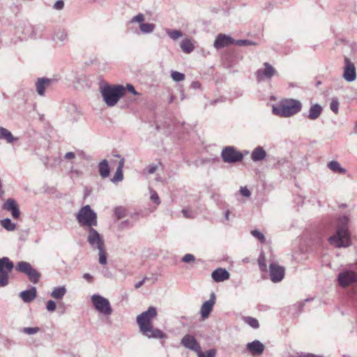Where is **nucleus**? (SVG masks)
Returning a JSON list of instances; mask_svg holds the SVG:
<instances>
[{
	"mask_svg": "<svg viewBox=\"0 0 357 357\" xmlns=\"http://www.w3.org/2000/svg\"><path fill=\"white\" fill-rule=\"evenodd\" d=\"M266 156V153L261 146H257L252 151L251 158L254 162L261 161Z\"/></svg>",
	"mask_w": 357,
	"mask_h": 357,
	"instance_id": "b1692460",
	"label": "nucleus"
},
{
	"mask_svg": "<svg viewBox=\"0 0 357 357\" xmlns=\"http://www.w3.org/2000/svg\"><path fill=\"white\" fill-rule=\"evenodd\" d=\"M99 172L102 178H107L109 175V167L108 162L106 160H103L99 163L98 165Z\"/></svg>",
	"mask_w": 357,
	"mask_h": 357,
	"instance_id": "a878e982",
	"label": "nucleus"
},
{
	"mask_svg": "<svg viewBox=\"0 0 357 357\" xmlns=\"http://www.w3.org/2000/svg\"><path fill=\"white\" fill-rule=\"evenodd\" d=\"M56 307V303L54 301L50 300L46 303V308L49 312L54 311Z\"/></svg>",
	"mask_w": 357,
	"mask_h": 357,
	"instance_id": "49530a36",
	"label": "nucleus"
},
{
	"mask_svg": "<svg viewBox=\"0 0 357 357\" xmlns=\"http://www.w3.org/2000/svg\"><path fill=\"white\" fill-rule=\"evenodd\" d=\"M171 77L175 82H181L185 79V75L177 71H172L171 73Z\"/></svg>",
	"mask_w": 357,
	"mask_h": 357,
	"instance_id": "58836bf2",
	"label": "nucleus"
},
{
	"mask_svg": "<svg viewBox=\"0 0 357 357\" xmlns=\"http://www.w3.org/2000/svg\"><path fill=\"white\" fill-rule=\"evenodd\" d=\"M337 280L341 287H346L357 282V273L352 271L341 272L337 276Z\"/></svg>",
	"mask_w": 357,
	"mask_h": 357,
	"instance_id": "9d476101",
	"label": "nucleus"
},
{
	"mask_svg": "<svg viewBox=\"0 0 357 357\" xmlns=\"http://www.w3.org/2000/svg\"><path fill=\"white\" fill-rule=\"evenodd\" d=\"M0 139L5 140L8 144H12L18 140L8 129L0 127Z\"/></svg>",
	"mask_w": 357,
	"mask_h": 357,
	"instance_id": "4be33fe9",
	"label": "nucleus"
},
{
	"mask_svg": "<svg viewBox=\"0 0 357 357\" xmlns=\"http://www.w3.org/2000/svg\"><path fill=\"white\" fill-rule=\"evenodd\" d=\"M79 224L82 227L93 228L98 225L97 214L89 205L82 207L76 215Z\"/></svg>",
	"mask_w": 357,
	"mask_h": 357,
	"instance_id": "423d86ee",
	"label": "nucleus"
},
{
	"mask_svg": "<svg viewBox=\"0 0 357 357\" xmlns=\"http://www.w3.org/2000/svg\"><path fill=\"white\" fill-rule=\"evenodd\" d=\"M147 280H148L147 277L144 278L141 281H139V282L135 284V288L136 289L140 288L144 284L145 281Z\"/></svg>",
	"mask_w": 357,
	"mask_h": 357,
	"instance_id": "4d7b16f0",
	"label": "nucleus"
},
{
	"mask_svg": "<svg viewBox=\"0 0 357 357\" xmlns=\"http://www.w3.org/2000/svg\"><path fill=\"white\" fill-rule=\"evenodd\" d=\"M64 7V2L62 0L56 1L54 4L53 8L56 10H62Z\"/></svg>",
	"mask_w": 357,
	"mask_h": 357,
	"instance_id": "8fccbe9b",
	"label": "nucleus"
},
{
	"mask_svg": "<svg viewBox=\"0 0 357 357\" xmlns=\"http://www.w3.org/2000/svg\"><path fill=\"white\" fill-rule=\"evenodd\" d=\"M157 316V310L154 307H149L148 310L137 317V323L139 328V331L148 338L164 339L167 335L161 330L154 328L152 324V320Z\"/></svg>",
	"mask_w": 357,
	"mask_h": 357,
	"instance_id": "f257e3e1",
	"label": "nucleus"
},
{
	"mask_svg": "<svg viewBox=\"0 0 357 357\" xmlns=\"http://www.w3.org/2000/svg\"><path fill=\"white\" fill-rule=\"evenodd\" d=\"M245 321L253 328H258L259 327V322L255 318L247 317L245 318Z\"/></svg>",
	"mask_w": 357,
	"mask_h": 357,
	"instance_id": "c9c22d12",
	"label": "nucleus"
},
{
	"mask_svg": "<svg viewBox=\"0 0 357 357\" xmlns=\"http://www.w3.org/2000/svg\"><path fill=\"white\" fill-rule=\"evenodd\" d=\"M52 82V79L48 78H38L35 84L37 93L40 96H44L45 89L50 86Z\"/></svg>",
	"mask_w": 357,
	"mask_h": 357,
	"instance_id": "6ab92c4d",
	"label": "nucleus"
},
{
	"mask_svg": "<svg viewBox=\"0 0 357 357\" xmlns=\"http://www.w3.org/2000/svg\"><path fill=\"white\" fill-rule=\"evenodd\" d=\"M125 88H126V91L128 90L129 92H130L133 95H138L139 94L135 91L134 86L132 84H128Z\"/></svg>",
	"mask_w": 357,
	"mask_h": 357,
	"instance_id": "864d4df0",
	"label": "nucleus"
},
{
	"mask_svg": "<svg viewBox=\"0 0 357 357\" xmlns=\"http://www.w3.org/2000/svg\"><path fill=\"white\" fill-rule=\"evenodd\" d=\"M217 102H218V100H213L211 102V104L213 105V104L216 103Z\"/></svg>",
	"mask_w": 357,
	"mask_h": 357,
	"instance_id": "69168bd1",
	"label": "nucleus"
},
{
	"mask_svg": "<svg viewBox=\"0 0 357 357\" xmlns=\"http://www.w3.org/2000/svg\"><path fill=\"white\" fill-rule=\"evenodd\" d=\"M302 109L301 102L296 99H285L278 106L273 107V113L280 117H289L298 113Z\"/></svg>",
	"mask_w": 357,
	"mask_h": 357,
	"instance_id": "20e7f679",
	"label": "nucleus"
},
{
	"mask_svg": "<svg viewBox=\"0 0 357 357\" xmlns=\"http://www.w3.org/2000/svg\"><path fill=\"white\" fill-rule=\"evenodd\" d=\"M201 87V84L199 82H192L191 84V88L194 89H198Z\"/></svg>",
	"mask_w": 357,
	"mask_h": 357,
	"instance_id": "bf43d9fd",
	"label": "nucleus"
},
{
	"mask_svg": "<svg viewBox=\"0 0 357 357\" xmlns=\"http://www.w3.org/2000/svg\"><path fill=\"white\" fill-rule=\"evenodd\" d=\"M229 211H226V213H225V218H226L227 220H229Z\"/></svg>",
	"mask_w": 357,
	"mask_h": 357,
	"instance_id": "680f3d73",
	"label": "nucleus"
},
{
	"mask_svg": "<svg viewBox=\"0 0 357 357\" xmlns=\"http://www.w3.org/2000/svg\"><path fill=\"white\" fill-rule=\"evenodd\" d=\"M8 273L5 270H0V287H4L8 284Z\"/></svg>",
	"mask_w": 357,
	"mask_h": 357,
	"instance_id": "2f4dec72",
	"label": "nucleus"
},
{
	"mask_svg": "<svg viewBox=\"0 0 357 357\" xmlns=\"http://www.w3.org/2000/svg\"><path fill=\"white\" fill-rule=\"evenodd\" d=\"M349 219L343 215L338 218L335 234L328 238L329 243L336 248H347L351 245V236L348 225Z\"/></svg>",
	"mask_w": 357,
	"mask_h": 357,
	"instance_id": "f03ea898",
	"label": "nucleus"
},
{
	"mask_svg": "<svg viewBox=\"0 0 357 357\" xmlns=\"http://www.w3.org/2000/svg\"><path fill=\"white\" fill-rule=\"evenodd\" d=\"M40 331L39 327H24L21 331L27 335H34Z\"/></svg>",
	"mask_w": 357,
	"mask_h": 357,
	"instance_id": "e433bc0d",
	"label": "nucleus"
},
{
	"mask_svg": "<svg viewBox=\"0 0 357 357\" xmlns=\"http://www.w3.org/2000/svg\"><path fill=\"white\" fill-rule=\"evenodd\" d=\"M13 267V263L8 257H3L0 259V270H5L8 271V273L12 271Z\"/></svg>",
	"mask_w": 357,
	"mask_h": 357,
	"instance_id": "bb28decb",
	"label": "nucleus"
},
{
	"mask_svg": "<svg viewBox=\"0 0 357 357\" xmlns=\"http://www.w3.org/2000/svg\"><path fill=\"white\" fill-rule=\"evenodd\" d=\"M56 38L61 41H63L67 38V33L65 31H60L56 33Z\"/></svg>",
	"mask_w": 357,
	"mask_h": 357,
	"instance_id": "603ef678",
	"label": "nucleus"
},
{
	"mask_svg": "<svg viewBox=\"0 0 357 357\" xmlns=\"http://www.w3.org/2000/svg\"><path fill=\"white\" fill-rule=\"evenodd\" d=\"M181 48L183 52L190 54L194 50L195 45L192 40L186 38L181 42Z\"/></svg>",
	"mask_w": 357,
	"mask_h": 357,
	"instance_id": "393cba45",
	"label": "nucleus"
},
{
	"mask_svg": "<svg viewBox=\"0 0 357 357\" xmlns=\"http://www.w3.org/2000/svg\"><path fill=\"white\" fill-rule=\"evenodd\" d=\"M354 132H355V133H356V134H357V123H356V125H355Z\"/></svg>",
	"mask_w": 357,
	"mask_h": 357,
	"instance_id": "0e129e2a",
	"label": "nucleus"
},
{
	"mask_svg": "<svg viewBox=\"0 0 357 357\" xmlns=\"http://www.w3.org/2000/svg\"><path fill=\"white\" fill-rule=\"evenodd\" d=\"M195 259V256L192 254H186L183 257L181 261L185 263H190Z\"/></svg>",
	"mask_w": 357,
	"mask_h": 357,
	"instance_id": "a18cd8bd",
	"label": "nucleus"
},
{
	"mask_svg": "<svg viewBox=\"0 0 357 357\" xmlns=\"http://www.w3.org/2000/svg\"><path fill=\"white\" fill-rule=\"evenodd\" d=\"M181 212L183 216L186 218H192L194 217L192 211L189 208H183Z\"/></svg>",
	"mask_w": 357,
	"mask_h": 357,
	"instance_id": "de8ad7c7",
	"label": "nucleus"
},
{
	"mask_svg": "<svg viewBox=\"0 0 357 357\" xmlns=\"http://www.w3.org/2000/svg\"><path fill=\"white\" fill-rule=\"evenodd\" d=\"M251 234H252V235L254 237L257 238L261 242L264 243L265 241V236H264V235L261 232H260L259 231H258V230H252L251 231Z\"/></svg>",
	"mask_w": 357,
	"mask_h": 357,
	"instance_id": "a19ab883",
	"label": "nucleus"
},
{
	"mask_svg": "<svg viewBox=\"0 0 357 357\" xmlns=\"http://www.w3.org/2000/svg\"><path fill=\"white\" fill-rule=\"evenodd\" d=\"M322 111L323 108L320 105L317 103L313 104L309 109V114L307 117L310 120H316L320 116Z\"/></svg>",
	"mask_w": 357,
	"mask_h": 357,
	"instance_id": "5701e85b",
	"label": "nucleus"
},
{
	"mask_svg": "<svg viewBox=\"0 0 357 357\" xmlns=\"http://www.w3.org/2000/svg\"><path fill=\"white\" fill-rule=\"evenodd\" d=\"M66 289L65 287H57L54 288L51 293V296L55 299H61L66 294Z\"/></svg>",
	"mask_w": 357,
	"mask_h": 357,
	"instance_id": "cd10ccee",
	"label": "nucleus"
},
{
	"mask_svg": "<svg viewBox=\"0 0 357 357\" xmlns=\"http://www.w3.org/2000/svg\"><path fill=\"white\" fill-rule=\"evenodd\" d=\"M229 273L225 268H218L213 271L211 277L216 282H223L229 278Z\"/></svg>",
	"mask_w": 357,
	"mask_h": 357,
	"instance_id": "aec40b11",
	"label": "nucleus"
},
{
	"mask_svg": "<svg viewBox=\"0 0 357 357\" xmlns=\"http://www.w3.org/2000/svg\"><path fill=\"white\" fill-rule=\"evenodd\" d=\"M258 264L261 271H266V258L264 252H261L258 258Z\"/></svg>",
	"mask_w": 357,
	"mask_h": 357,
	"instance_id": "f704fd0d",
	"label": "nucleus"
},
{
	"mask_svg": "<svg viewBox=\"0 0 357 357\" xmlns=\"http://www.w3.org/2000/svg\"><path fill=\"white\" fill-rule=\"evenodd\" d=\"M114 214L117 219H121L125 216V209L123 207H116L114 210Z\"/></svg>",
	"mask_w": 357,
	"mask_h": 357,
	"instance_id": "37998d69",
	"label": "nucleus"
},
{
	"mask_svg": "<svg viewBox=\"0 0 357 357\" xmlns=\"http://www.w3.org/2000/svg\"><path fill=\"white\" fill-rule=\"evenodd\" d=\"M145 170L149 174H153L156 171V166L149 165L146 168Z\"/></svg>",
	"mask_w": 357,
	"mask_h": 357,
	"instance_id": "5fc2aeb1",
	"label": "nucleus"
},
{
	"mask_svg": "<svg viewBox=\"0 0 357 357\" xmlns=\"http://www.w3.org/2000/svg\"><path fill=\"white\" fill-rule=\"evenodd\" d=\"M123 165H124V159H123V158H122V159L119 161V165H118V167H117V169H121V170H122L123 167Z\"/></svg>",
	"mask_w": 357,
	"mask_h": 357,
	"instance_id": "052dcab7",
	"label": "nucleus"
},
{
	"mask_svg": "<svg viewBox=\"0 0 357 357\" xmlns=\"http://www.w3.org/2000/svg\"><path fill=\"white\" fill-rule=\"evenodd\" d=\"M247 350L252 356H260L264 351V345L259 340H254L246 345Z\"/></svg>",
	"mask_w": 357,
	"mask_h": 357,
	"instance_id": "f3484780",
	"label": "nucleus"
},
{
	"mask_svg": "<svg viewBox=\"0 0 357 357\" xmlns=\"http://www.w3.org/2000/svg\"><path fill=\"white\" fill-rule=\"evenodd\" d=\"M240 192L243 197H249L250 196V190L245 187H241Z\"/></svg>",
	"mask_w": 357,
	"mask_h": 357,
	"instance_id": "3c124183",
	"label": "nucleus"
},
{
	"mask_svg": "<svg viewBox=\"0 0 357 357\" xmlns=\"http://www.w3.org/2000/svg\"><path fill=\"white\" fill-rule=\"evenodd\" d=\"M0 224L2 227L8 231H13L16 229V224L12 222L11 220L8 218L1 220Z\"/></svg>",
	"mask_w": 357,
	"mask_h": 357,
	"instance_id": "c756f323",
	"label": "nucleus"
},
{
	"mask_svg": "<svg viewBox=\"0 0 357 357\" xmlns=\"http://www.w3.org/2000/svg\"><path fill=\"white\" fill-rule=\"evenodd\" d=\"M173 101H174V96H171L170 99H169V103L172 102Z\"/></svg>",
	"mask_w": 357,
	"mask_h": 357,
	"instance_id": "e2e57ef3",
	"label": "nucleus"
},
{
	"mask_svg": "<svg viewBox=\"0 0 357 357\" xmlns=\"http://www.w3.org/2000/svg\"><path fill=\"white\" fill-rule=\"evenodd\" d=\"M234 42L235 40L229 36L220 33L218 34L216 37V39L214 42V47L216 49H220L233 45Z\"/></svg>",
	"mask_w": 357,
	"mask_h": 357,
	"instance_id": "dca6fc26",
	"label": "nucleus"
},
{
	"mask_svg": "<svg viewBox=\"0 0 357 357\" xmlns=\"http://www.w3.org/2000/svg\"><path fill=\"white\" fill-rule=\"evenodd\" d=\"M270 278L273 282H280L284 276V267L277 264L271 263L270 264Z\"/></svg>",
	"mask_w": 357,
	"mask_h": 357,
	"instance_id": "ddd939ff",
	"label": "nucleus"
},
{
	"mask_svg": "<svg viewBox=\"0 0 357 357\" xmlns=\"http://www.w3.org/2000/svg\"><path fill=\"white\" fill-rule=\"evenodd\" d=\"M181 344L186 349L193 351L196 353L199 351L201 349L200 345L195 339V337L191 335L187 334L183 336L181 340Z\"/></svg>",
	"mask_w": 357,
	"mask_h": 357,
	"instance_id": "4468645a",
	"label": "nucleus"
},
{
	"mask_svg": "<svg viewBox=\"0 0 357 357\" xmlns=\"http://www.w3.org/2000/svg\"><path fill=\"white\" fill-rule=\"evenodd\" d=\"M327 166L333 172L340 174H344L346 172V169L342 167L337 161L332 160L328 163Z\"/></svg>",
	"mask_w": 357,
	"mask_h": 357,
	"instance_id": "c85d7f7f",
	"label": "nucleus"
},
{
	"mask_svg": "<svg viewBox=\"0 0 357 357\" xmlns=\"http://www.w3.org/2000/svg\"><path fill=\"white\" fill-rule=\"evenodd\" d=\"M123 180V171L120 169H117L112 178L113 182H119Z\"/></svg>",
	"mask_w": 357,
	"mask_h": 357,
	"instance_id": "c03bdc74",
	"label": "nucleus"
},
{
	"mask_svg": "<svg viewBox=\"0 0 357 357\" xmlns=\"http://www.w3.org/2000/svg\"><path fill=\"white\" fill-rule=\"evenodd\" d=\"M91 302L94 308L103 315H110L112 313L109 300L99 294H94L91 296Z\"/></svg>",
	"mask_w": 357,
	"mask_h": 357,
	"instance_id": "0eeeda50",
	"label": "nucleus"
},
{
	"mask_svg": "<svg viewBox=\"0 0 357 357\" xmlns=\"http://www.w3.org/2000/svg\"><path fill=\"white\" fill-rule=\"evenodd\" d=\"M339 105L340 103L337 98H333L330 104V109L336 114L339 112Z\"/></svg>",
	"mask_w": 357,
	"mask_h": 357,
	"instance_id": "72a5a7b5",
	"label": "nucleus"
},
{
	"mask_svg": "<svg viewBox=\"0 0 357 357\" xmlns=\"http://www.w3.org/2000/svg\"><path fill=\"white\" fill-rule=\"evenodd\" d=\"M75 158V154L73 152H68L65 154L64 158L66 160H72Z\"/></svg>",
	"mask_w": 357,
	"mask_h": 357,
	"instance_id": "6e6d98bb",
	"label": "nucleus"
},
{
	"mask_svg": "<svg viewBox=\"0 0 357 357\" xmlns=\"http://www.w3.org/2000/svg\"><path fill=\"white\" fill-rule=\"evenodd\" d=\"M264 68L258 69L256 72L258 81H262L265 79H271L277 73L276 70L268 62L264 63Z\"/></svg>",
	"mask_w": 357,
	"mask_h": 357,
	"instance_id": "9b49d317",
	"label": "nucleus"
},
{
	"mask_svg": "<svg viewBox=\"0 0 357 357\" xmlns=\"http://www.w3.org/2000/svg\"><path fill=\"white\" fill-rule=\"evenodd\" d=\"M342 77L346 81L349 82L354 81L356 78V71L355 66L347 57H345L344 59V66Z\"/></svg>",
	"mask_w": 357,
	"mask_h": 357,
	"instance_id": "f8f14e48",
	"label": "nucleus"
},
{
	"mask_svg": "<svg viewBox=\"0 0 357 357\" xmlns=\"http://www.w3.org/2000/svg\"><path fill=\"white\" fill-rule=\"evenodd\" d=\"M214 304L215 294L214 293H212L211 295V298L208 301L204 302L201 307L200 314L203 318H207L209 316L211 312L213 310Z\"/></svg>",
	"mask_w": 357,
	"mask_h": 357,
	"instance_id": "a211bd4d",
	"label": "nucleus"
},
{
	"mask_svg": "<svg viewBox=\"0 0 357 357\" xmlns=\"http://www.w3.org/2000/svg\"><path fill=\"white\" fill-rule=\"evenodd\" d=\"M83 278L89 282H92L93 281V276L89 273H84L83 275Z\"/></svg>",
	"mask_w": 357,
	"mask_h": 357,
	"instance_id": "13d9d810",
	"label": "nucleus"
},
{
	"mask_svg": "<svg viewBox=\"0 0 357 357\" xmlns=\"http://www.w3.org/2000/svg\"><path fill=\"white\" fill-rule=\"evenodd\" d=\"M238 46H246V45H253L255 43L248 40H235L234 43Z\"/></svg>",
	"mask_w": 357,
	"mask_h": 357,
	"instance_id": "79ce46f5",
	"label": "nucleus"
},
{
	"mask_svg": "<svg viewBox=\"0 0 357 357\" xmlns=\"http://www.w3.org/2000/svg\"><path fill=\"white\" fill-rule=\"evenodd\" d=\"M16 270L26 274L32 283L36 284L39 281L40 274L29 262L20 261L16 266Z\"/></svg>",
	"mask_w": 357,
	"mask_h": 357,
	"instance_id": "6e6552de",
	"label": "nucleus"
},
{
	"mask_svg": "<svg viewBox=\"0 0 357 357\" xmlns=\"http://www.w3.org/2000/svg\"><path fill=\"white\" fill-rule=\"evenodd\" d=\"M198 357H215L216 350L214 349H210L206 352H202L201 349L197 353Z\"/></svg>",
	"mask_w": 357,
	"mask_h": 357,
	"instance_id": "4c0bfd02",
	"label": "nucleus"
},
{
	"mask_svg": "<svg viewBox=\"0 0 357 357\" xmlns=\"http://www.w3.org/2000/svg\"><path fill=\"white\" fill-rule=\"evenodd\" d=\"M167 36L172 40H176L183 36V33L179 30L167 29Z\"/></svg>",
	"mask_w": 357,
	"mask_h": 357,
	"instance_id": "473e14b6",
	"label": "nucleus"
},
{
	"mask_svg": "<svg viewBox=\"0 0 357 357\" xmlns=\"http://www.w3.org/2000/svg\"><path fill=\"white\" fill-rule=\"evenodd\" d=\"M151 199L155 204H159L160 203L159 196L157 192L153 191L151 195Z\"/></svg>",
	"mask_w": 357,
	"mask_h": 357,
	"instance_id": "09e8293b",
	"label": "nucleus"
},
{
	"mask_svg": "<svg viewBox=\"0 0 357 357\" xmlns=\"http://www.w3.org/2000/svg\"><path fill=\"white\" fill-rule=\"evenodd\" d=\"M145 17L142 13H138L137 15L134 16L130 21V23H144Z\"/></svg>",
	"mask_w": 357,
	"mask_h": 357,
	"instance_id": "ea45409f",
	"label": "nucleus"
},
{
	"mask_svg": "<svg viewBox=\"0 0 357 357\" xmlns=\"http://www.w3.org/2000/svg\"><path fill=\"white\" fill-rule=\"evenodd\" d=\"M155 25L151 23H141L139 24V30L144 34H148L153 32Z\"/></svg>",
	"mask_w": 357,
	"mask_h": 357,
	"instance_id": "7c9ffc66",
	"label": "nucleus"
},
{
	"mask_svg": "<svg viewBox=\"0 0 357 357\" xmlns=\"http://www.w3.org/2000/svg\"><path fill=\"white\" fill-rule=\"evenodd\" d=\"M87 241L93 250L99 251V263L102 265L106 264L107 255L101 235L93 228H89Z\"/></svg>",
	"mask_w": 357,
	"mask_h": 357,
	"instance_id": "39448f33",
	"label": "nucleus"
},
{
	"mask_svg": "<svg viewBox=\"0 0 357 357\" xmlns=\"http://www.w3.org/2000/svg\"><path fill=\"white\" fill-rule=\"evenodd\" d=\"M100 91L105 104L108 107H114L125 95L126 88L122 85L105 84L100 87Z\"/></svg>",
	"mask_w": 357,
	"mask_h": 357,
	"instance_id": "7ed1b4c3",
	"label": "nucleus"
},
{
	"mask_svg": "<svg viewBox=\"0 0 357 357\" xmlns=\"http://www.w3.org/2000/svg\"><path fill=\"white\" fill-rule=\"evenodd\" d=\"M222 158L225 162L235 163L243 159L241 152L236 151L233 146H227L222 151Z\"/></svg>",
	"mask_w": 357,
	"mask_h": 357,
	"instance_id": "1a4fd4ad",
	"label": "nucleus"
},
{
	"mask_svg": "<svg viewBox=\"0 0 357 357\" xmlns=\"http://www.w3.org/2000/svg\"><path fill=\"white\" fill-rule=\"evenodd\" d=\"M184 98H185V96H184V94L183 93L182 96H181V100H183Z\"/></svg>",
	"mask_w": 357,
	"mask_h": 357,
	"instance_id": "338daca9",
	"label": "nucleus"
},
{
	"mask_svg": "<svg viewBox=\"0 0 357 357\" xmlns=\"http://www.w3.org/2000/svg\"><path fill=\"white\" fill-rule=\"evenodd\" d=\"M2 208L10 212L14 219H18L20 216V211L18 204L14 199H8L2 205Z\"/></svg>",
	"mask_w": 357,
	"mask_h": 357,
	"instance_id": "2eb2a0df",
	"label": "nucleus"
},
{
	"mask_svg": "<svg viewBox=\"0 0 357 357\" xmlns=\"http://www.w3.org/2000/svg\"><path fill=\"white\" fill-rule=\"evenodd\" d=\"M36 288L33 287L30 289L20 292V297L24 303H31L36 297Z\"/></svg>",
	"mask_w": 357,
	"mask_h": 357,
	"instance_id": "412c9836",
	"label": "nucleus"
}]
</instances>
